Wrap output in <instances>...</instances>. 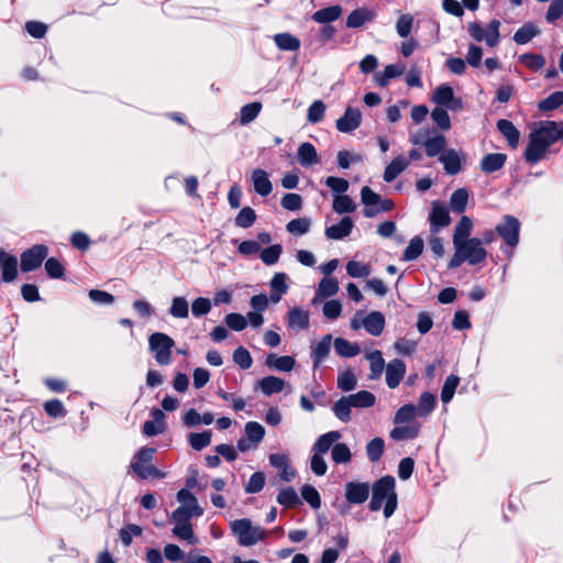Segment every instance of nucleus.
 <instances>
[{"label":"nucleus","mask_w":563,"mask_h":563,"mask_svg":"<svg viewBox=\"0 0 563 563\" xmlns=\"http://www.w3.org/2000/svg\"><path fill=\"white\" fill-rule=\"evenodd\" d=\"M563 106V91H555L545 99L541 100L538 104L541 111H551Z\"/></svg>","instance_id":"obj_56"},{"label":"nucleus","mask_w":563,"mask_h":563,"mask_svg":"<svg viewBox=\"0 0 563 563\" xmlns=\"http://www.w3.org/2000/svg\"><path fill=\"white\" fill-rule=\"evenodd\" d=\"M369 496L367 483L349 482L345 485V498L351 504H363Z\"/></svg>","instance_id":"obj_14"},{"label":"nucleus","mask_w":563,"mask_h":563,"mask_svg":"<svg viewBox=\"0 0 563 563\" xmlns=\"http://www.w3.org/2000/svg\"><path fill=\"white\" fill-rule=\"evenodd\" d=\"M362 120V114L358 109L347 107L344 114L338 119L336 129L342 133H350L356 130Z\"/></svg>","instance_id":"obj_13"},{"label":"nucleus","mask_w":563,"mask_h":563,"mask_svg":"<svg viewBox=\"0 0 563 563\" xmlns=\"http://www.w3.org/2000/svg\"><path fill=\"white\" fill-rule=\"evenodd\" d=\"M361 200L362 203L365 206L363 210L364 217L373 218L379 213V210H377V206L380 202V196L374 192L369 187L364 186L361 189Z\"/></svg>","instance_id":"obj_19"},{"label":"nucleus","mask_w":563,"mask_h":563,"mask_svg":"<svg viewBox=\"0 0 563 563\" xmlns=\"http://www.w3.org/2000/svg\"><path fill=\"white\" fill-rule=\"evenodd\" d=\"M372 269L368 264L361 263L357 261H350L346 264V273L349 276L353 278H362L367 277L371 274Z\"/></svg>","instance_id":"obj_55"},{"label":"nucleus","mask_w":563,"mask_h":563,"mask_svg":"<svg viewBox=\"0 0 563 563\" xmlns=\"http://www.w3.org/2000/svg\"><path fill=\"white\" fill-rule=\"evenodd\" d=\"M297 157L300 165L305 167L319 163L317 150L309 142H305L298 147Z\"/></svg>","instance_id":"obj_30"},{"label":"nucleus","mask_w":563,"mask_h":563,"mask_svg":"<svg viewBox=\"0 0 563 563\" xmlns=\"http://www.w3.org/2000/svg\"><path fill=\"white\" fill-rule=\"evenodd\" d=\"M435 402V396L429 391H424L419 398L418 407H416L417 413L427 417L433 410Z\"/></svg>","instance_id":"obj_48"},{"label":"nucleus","mask_w":563,"mask_h":563,"mask_svg":"<svg viewBox=\"0 0 563 563\" xmlns=\"http://www.w3.org/2000/svg\"><path fill=\"white\" fill-rule=\"evenodd\" d=\"M450 222L451 218L446 207L437 201L433 202L430 213L431 231L435 233L440 228L448 227Z\"/></svg>","instance_id":"obj_18"},{"label":"nucleus","mask_w":563,"mask_h":563,"mask_svg":"<svg viewBox=\"0 0 563 563\" xmlns=\"http://www.w3.org/2000/svg\"><path fill=\"white\" fill-rule=\"evenodd\" d=\"M333 210L339 213H351L356 209V205L350 196L336 195L332 203Z\"/></svg>","instance_id":"obj_44"},{"label":"nucleus","mask_w":563,"mask_h":563,"mask_svg":"<svg viewBox=\"0 0 563 563\" xmlns=\"http://www.w3.org/2000/svg\"><path fill=\"white\" fill-rule=\"evenodd\" d=\"M376 13L374 10L362 7L353 10L346 18V26L350 29H358L365 23L374 21Z\"/></svg>","instance_id":"obj_20"},{"label":"nucleus","mask_w":563,"mask_h":563,"mask_svg":"<svg viewBox=\"0 0 563 563\" xmlns=\"http://www.w3.org/2000/svg\"><path fill=\"white\" fill-rule=\"evenodd\" d=\"M539 34V27L536 24L529 22L523 24L516 31L514 35V41L519 45H523L530 42L533 37H536Z\"/></svg>","instance_id":"obj_36"},{"label":"nucleus","mask_w":563,"mask_h":563,"mask_svg":"<svg viewBox=\"0 0 563 563\" xmlns=\"http://www.w3.org/2000/svg\"><path fill=\"white\" fill-rule=\"evenodd\" d=\"M339 282L333 277H323L318 285L317 292L311 300L313 306L318 305L324 298L332 297L339 291Z\"/></svg>","instance_id":"obj_17"},{"label":"nucleus","mask_w":563,"mask_h":563,"mask_svg":"<svg viewBox=\"0 0 563 563\" xmlns=\"http://www.w3.org/2000/svg\"><path fill=\"white\" fill-rule=\"evenodd\" d=\"M386 500L384 507V516L389 518L397 508V494L395 492V478L393 476H384L376 481L373 485V496L369 503V509L377 511L382 508L383 501Z\"/></svg>","instance_id":"obj_2"},{"label":"nucleus","mask_w":563,"mask_h":563,"mask_svg":"<svg viewBox=\"0 0 563 563\" xmlns=\"http://www.w3.org/2000/svg\"><path fill=\"white\" fill-rule=\"evenodd\" d=\"M212 302L209 298L198 297L191 303V313L195 318H200L211 311Z\"/></svg>","instance_id":"obj_59"},{"label":"nucleus","mask_w":563,"mask_h":563,"mask_svg":"<svg viewBox=\"0 0 563 563\" xmlns=\"http://www.w3.org/2000/svg\"><path fill=\"white\" fill-rule=\"evenodd\" d=\"M446 139L442 134H438L434 136H431L429 140H427L424 150L426 154L429 157L440 156L446 148Z\"/></svg>","instance_id":"obj_39"},{"label":"nucleus","mask_w":563,"mask_h":563,"mask_svg":"<svg viewBox=\"0 0 563 563\" xmlns=\"http://www.w3.org/2000/svg\"><path fill=\"white\" fill-rule=\"evenodd\" d=\"M334 350L340 356L343 357H353L357 355L361 351L360 346L356 343H351L342 338H338L334 340Z\"/></svg>","instance_id":"obj_43"},{"label":"nucleus","mask_w":563,"mask_h":563,"mask_svg":"<svg viewBox=\"0 0 563 563\" xmlns=\"http://www.w3.org/2000/svg\"><path fill=\"white\" fill-rule=\"evenodd\" d=\"M277 501L283 506L290 508L299 504V497L294 488L288 487L279 492Z\"/></svg>","instance_id":"obj_62"},{"label":"nucleus","mask_w":563,"mask_h":563,"mask_svg":"<svg viewBox=\"0 0 563 563\" xmlns=\"http://www.w3.org/2000/svg\"><path fill=\"white\" fill-rule=\"evenodd\" d=\"M365 358L369 362L371 373L368 375L369 379H378L385 368V361L383 354L379 350L371 351L365 353Z\"/></svg>","instance_id":"obj_27"},{"label":"nucleus","mask_w":563,"mask_h":563,"mask_svg":"<svg viewBox=\"0 0 563 563\" xmlns=\"http://www.w3.org/2000/svg\"><path fill=\"white\" fill-rule=\"evenodd\" d=\"M275 44L282 51H297L300 47V41L289 33H278L274 36Z\"/></svg>","instance_id":"obj_42"},{"label":"nucleus","mask_w":563,"mask_h":563,"mask_svg":"<svg viewBox=\"0 0 563 563\" xmlns=\"http://www.w3.org/2000/svg\"><path fill=\"white\" fill-rule=\"evenodd\" d=\"M459 384H460V377L456 375H450L445 379V382L442 386V390H441V400L444 404H448L449 401H451Z\"/></svg>","instance_id":"obj_52"},{"label":"nucleus","mask_w":563,"mask_h":563,"mask_svg":"<svg viewBox=\"0 0 563 563\" xmlns=\"http://www.w3.org/2000/svg\"><path fill=\"white\" fill-rule=\"evenodd\" d=\"M500 22L492 20L486 27L478 22H470L467 31L471 37L476 42H485L487 46L495 47L500 41L499 34Z\"/></svg>","instance_id":"obj_7"},{"label":"nucleus","mask_w":563,"mask_h":563,"mask_svg":"<svg viewBox=\"0 0 563 563\" xmlns=\"http://www.w3.org/2000/svg\"><path fill=\"white\" fill-rule=\"evenodd\" d=\"M324 112V103L321 100L313 101L308 109L307 120L313 124L319 123L322 121Z\"/></svg>","instance_id":"obj_63"},{"label":"nucleus","mask_w":563,"mask_h":563,"mask_svg":"<svg viewBox=\"0 0 563 563\" xmlns=\"http://www.w3.org/2000/svg\"><path fill=\"white\" fill-rule=\"evenodd\" d=\"M173 534L180 540L188 541L190 544L198 543L190 522L176 523L173 528Z\"/></svg>","instance_id":"obj_45"},{"label":"nucleus","mask_w":563,"mask_h":563,"mask_svg":"<svg viewBox=\"0 0 563 563\" xmlns=\"http://www.w3.org/2000/svg\"><path fill=\"white\" fill-rule=\"evenodd\" d=\"M472 229H473L472 220L468 217L463 216L461 218L460 222L454 228L453 245H457L459 243L468 240Z\"/></svg>","instance_id":"obj_35"},{"label":"nucleus","mask_w":563,"mask_h":563,"mask_svg":"<svg viewBox=\"0 0 563 563\" xmlns=\"http://www.w3.org/2000/svg\"><path fill=\"white\" fill-rule=\"evenodd\" d=\"M357 379L352 371H345L338 376V388L351 391L356 387Z\"/></svg>","instance_id":"obj_64"},{"label":"nucleus","mask_w":563,"mask_h":563,"mask_svg":"<svg viewBox=\"0 0 563 563\" xmlns=\"http://www.w3.org/2000/svg\"><path fill=\"white\" fill-rule=\"evenodd\" d=\"M211 437H212V433H211V431L208 430V431H203L200 433H190L188 440H189L190 446L194 450L200 451L210 444Z\"/></svg>","instance_id":"obj_58"},{"label":"nucleus","mask_w":563,"mask_h":563,"mask_svg":"<svg viewBox=\"0 0 563 563\" xmlns=\"http://www.w3.org/2000/svg\"><path fill=\"white\" fill-rule=\"evenodd\" d=\"M203 514V509L199 505L192 504V506H179L174 510L172 519L176 523L189 522L192 517H200Z\"/></svg>","instance_id":"obj_29"},{"label":"nucleus","mask_w":563,"mask_h":563,"mask_svg":"<svg viewBox=\"0 0 563 563\" xmlns=\"http://www.w3.org/2000/svg\"><path fill=\"white\" fill-rule=\"evenodd\" d=\"M352 405L346 396L336 400L332 407L334 416L342 422L346 423L351 420Z\"/></svg>","instance_id":"obj_40"},{"label":"nucleus","mask_w":563,"mask_h":563,"mask_svg":"<svg viewBox=\"0 0 563 563\" xmlns=\"http://www.w3.org/2000/svg\"><path fill=\"white\" fill-rule=\"evenodd\" d=\"M175 341L163 332H155L148 338L150 351L159 365H168L172 361V350Z\"/></svg>","instance_id":"obj_6"},{"label":"nucleus","mask_w":563,"mask_h":563,"mask_svg":"<svg viewBox=\"0 0 563 563\" xmlns=\"http://www.w3.org/2000/svg\"><path fill=\"white\" fill-rule=\"evenodd\" d=\"M468 200V192L464 188L455 190L450 199V207L454 212L461 213L465 210Z\"/></svg>","instance_id":"obj_47"},{"label":"nucleus","mask_w":563,"mask_h":563,"mask_svg":"<svg viewBox=\"0 0 563 563\" xmlns=\"http://www.w3.org/2000/svg\"><path fill=\"white\" fill-rule=\"evenodd\" d=\"M256 220V213L251 207H244L238 213L235 218V225L247 229L254 224Z\"/></svg>","instance_id":"obj_57"},{"label":"nucleus","mask_w":563,"mask_h":563,"mask_svg":"<svg viewBox=\"0 0 563 563\" xmlns=\"http://www.w3.org/2000/svg\"><path fill=\"white\" fill-rule=\"evenodd\" d=\"M507 161L506 154L490 153L485 155L481 161V169L486 174H492L501 169Z\"/></svg>","instance_id":"obj_26"},{"label":"nucleus","mask_w":563,"mask_h":563,"mask_svg":"<svg viewBox=\"0 0 563 563\" xmlns=\"http://www.w3.org/2000/svg\"><path fill=\"white\" fill-rule=\"evenodd\" d=\"M311 221L308 218H298L289 221L286 225L287 231L292 235H303L309 232Z\"/></svg>","instance_id":"obj_50"},{"label":"nucleus","mask_w":563,"mask_h":563,"mask_svg":"<svg viewBox=\"0 0 563 563\" xmlns=\"http://www.w3.org/2000/svg\"><path fill=\"white\" fill-rule=\"evenodd\" d=\"M497 130L500 134L506 139L508 145L511 148H516L519 144L520 132L514 125V123L506 119H500L497 121Z\"/></svg>","instance_id":"obj_24"},{"label":"nucleus","mask_w":563,"mask_h":563,"mask_svg":"<svg viewBox=\"0 0 563 563\" xmlns=\"http://www.w3.org/2000/svg\"><path fill=\"white\" fill-rule=\"evenodd\" d=\"M406 374V365L399 360L395 358L386 365V384L389 388H396L400 384Z\"/></svg>","instance_id":"obj_16"},{"label":"nucleus","mask_w":563,"mask_h":563,"mask_svg":"<svg viewBox=\"0 0 563 563\" xmlns=\"http://www.w3.org/2000/svg\"><path fill=\"white\" fill-rule=\"evenodd\" d=\"M431 100L437 103L438 107H443L452 111L463 109L462 99L454 96V90L449 85H440L437 87L432 93Z\"/></svg>","instance_id":"obj_9"},{"label":"nucleus","mask_w":563,"mask_h":563,"mask_svg":"<svg viewBox=\"0 0 563 563\" xmlns=\"http://www.w3.org/2000/svg\"><path fill=\"white\" fill-rule=\"evenodd\" d=\"M351 456V451L345 443H336L332 446L331 457L336 464L350 462Z\"/></svg>","instance_id":"obj_60"},{"label":"nucleus","mask_w":563,"mask_h":563,"mask_svg":"<svg viewBox=\"0 0 563 563\" xmlns=\"http://www.w3.org/2000/svg\"><path fill=\"white\" fill-rule=\"evenodd\" d=\"M343 9L341 5H331L320 9L312 14V20L320 24L331 23L336 21L342 15Z\"/></svg>","instance_id":"obj_32"},{"label":"nucleus","mask_w":563,"mask_h":563,"mask_svg":"<svg viewBox=\"0 0 563 563\" xmlns=\"http://www.w3.org/2000/svg\"><path fill=\"white\" fill-rule=\"evenodd\" d=\"M353 408H369L375 405L376 397L367 390H361L346 396Z\"/></svg>","instance_id":"obj_37"},{"label":"nucleus","mask_w":563,"mask_h":563,"mask_svg":"<svg viewBox=\"0 0 563 563\" xmlns=\"http://www.w3.org/2000/svg\"><path fill=\"white\" fill-rule=\"evenodd\" d=\"M456 246L462 252L465 262L471 265L484 262L487 256L486 250L482 246V241L476 238L461 242Z\"/></svg>","instance_id":"obj_10"},{"label":"nucleus","mask_w":563,"mask_h":563,"mask_svg":"<svg viewBox=\"0 0 563 563\" xmlns=\"http://www.w3.org/2000/svg\"><path fill=\"white\" fill-rule=\"evenodd\" d=\"M283 247L280 244L271 245L261 251L260 257L265 265H274L278 262Z\"/></svg>","instance_id":"obj_53"},{"label":"nucleus","mask_w":563,"mask_h":563,"mask_svg":"<svg viewBox=\"0 0 563 563\" xmlns=\"http://www.w3.org/2000/svg\"><path fill=\"white\" fill-rule=\"evenodd\" d=\"M431 119L437 126L442 131H448L451 128V119L448 110L443 107H435L431 112Z\"/></svg>","instance_id":"obj_49"},{"label":"nucleus","mask_w":563,"mask_h":563,"mask_svg":"<svg viewBox=\"0 0 563 563\" xmlns=\"http://www.w3.org/2000/svg\"><path fill=\"white\" fill-rule=\"evenodd\" d=\"M385 323V317L382 312L372 311L369 313H365L360 310L352 318L350 327L352 330L364 328L368 334L378 336L384 331Z\"/></svg>","instance_id":"obj_5"},{"label":"nucleus","mask_w":563,"mask_h":563,"mask_svg":"<svg viewBox=\"0 0 563 563\" xmlns=\"http://www.w3.org/2000/svg\"><path fill=\"white\" fill-rule=\"evenodd\" d=\"M301 496L313 509L321 507L320 495L313 486L308 484L303 485L301 487Z\"/></svg>","instance_id":"obj_61"},{"label":"nucleus","mask_w":563,"mask_h":563,"mask_svg":"<svg viewBox=\"0 0 563 563\" xmlns=\"http://www.w3.org/2000/svg\"><path fill=\"white\" fill-rule=\"evenodd\" d=\"M169 313L177 319H186L189 316V305L184 297H175L172 300Z\"/></svg>","instance_id":"obj_46"},{"label":"nucleus","mask_w":563,"mask_h":563,"mask_svg":"<svg viewBox=\"0 0 563 563\" xmlns=\"http://www.w3.org/2000/svg\"><path fill=\"white\" fill-rule=\"evenodd\" d=\"M48 254V249L43 244H36L21 254V269L32 272L38 268Z\"/></svg>","instance_id":"obj_11"},{"label":"nucleus","mask_w":563,"mask_h":563,"mask_svg":"<svg viewBox=\"0 0 563 563\" xmlns=\"http://www.w3.org/2000/svg\"><path fill=\"white\" fill-rule=\"evenodd\" d=\"M155 449L144 446L140 449L131 463L133 472L142 479L150 477L164 478L166 474L151 464Z\"/></svg>","instance_id":"obj_3"},{"label":"nucleus","mask_w":563,"mask_h":563,"mask_svg":"<svg viewBox=\"0 0 563 563\" xmlns=\"http://www.w3.org/2000/svg\"><path fill=\"white\" fill-rule=\"evenodd\" d=\"M230 527L239 543L243 547L254 545L265 537V531L258 526H253L249 519L233 520Z\"/></svg>","instance_id":"obj_4"},{"label":"nucleus","mask_w":563,"mask_h":563,"mask_svg":"<svg viewBox=\"0 0 563 563\" xmlns=\"http://www.w3.org/2000/svg\"><path fill=\"white\" fill-rule=\"evenodd\" d=\"M310 313L302 308L292 307L287 312L288 327L295 330H306L309 328Z\"/></svg>","instance_id":"obj_21"},{"label":"nucleus","mask_w":563,"mask_h":563,"mask_svg":"<svg viewBox=\"0 0 563 563\" xmlns=\"http://www.w3.org/2000/svg\"><path fill=\"white\" fill-rule=\"evenodd\" d=\"M406 70L404 64L387 65L383 71L375 74L374 79L379 87H386L390 79L400 77Z\"/></svg>","instance_id":"obj_23"},{"label":"nucleus","mask_w":563,"mask_h":563,"mask_svg":"<svg viewBox=\"0 0 563 563\" xmlns=\"http://www.w3.org/2000/svg\"><path fill=\"white\" fill-rule=\"evenodd\" d=\"M246 439L253 443V446H258L265 435L264 427L255 421H249L244 428Z\"/></svg>","instance_id":"obj_41"},{"label":"nucleus","mask_w":563,"mask_h":563,"mask_svg":"<svg viewBox=\"0 0 563 563\" xmlns=\"http://www.w3.org/2000/svg\"><path fill=\"white\" fill-rule=\"evenodd\" d=\"M563 142V123L555 121H541L529 134V143L525 151V158L529 164H537L543 159L549 147L556 141Z\"/></svg>","instance_id":"obj_1"},{"label":"nucleus","mask_w":563,"mask_h":563,"mask_svg":"<svg viewBox=\"0 0 563 563\" xmlns=\"http://www.w3.org/2000/svg\"><path fill=\"white\" fill-rule=\"evenodd\" d=\"M0 269L2 272V280L11 283L18 275V258L0 249Z\"/></svg>","instance_id":"obj_15"},{"label":"nucleus","mask_w":563,"mask_h":563,"mask_svg":"<svg viewBox=\"0 0 563 563\" xmlns=\"http://www.w3.org/2000/svg\"><path fill=\"white\" fill-rule=\"evenodd\" d=\"M409 166V159L404 156H397L385 168L384 180L391 183Z\"/></svg>","instance_id":"obj_31"},{"label":"nucleus","mask_w":563,"mask_h":563,"mask_svg":"<svg viewBox=\"0 0 563 563\" xmlns=\"http://www.w3.org/2000/svg\"><path fill=\"white\" fill-rule=\"evenodd\" d=\"M332 336L324 335L312 349L313 367L317 368L322 361L328 356L331 349Z\"/></svg>","instance_id":"obj_33"},{"label":"nucleus","mask_w":563,"mask_h":563,"mask_svg":"<svg viewBox=\"0 0 563 563\" xmlns=\"http://www.w3.org/2000/svg\"><path fill=\"white\" fill-rule=\"evenodd\" d=\"M423 240L420 236H415L410 240L409 245L406 247L404 252L405 261H413L418 258L423 251Z\"/></svg>","instance_id":"obj_51"},{"label":"nucleus","mask_w":563,"mask_h":563,"mask_svg":"<svg viewBox=\"0 0 563 563\" xmlns=\"http://www.w3.org/2000/svg\"><path fill=\"white\" fill-rule=\"evenodd\" d=\"M266 365L280 372H290L295 366V360L288 355L276 356L275 354H269L266 358Z\"/></svg>","instance_id":"obj_38"},{"label":"nucleus","mask_w":563,"mask_h":563,"mask_svg":"<svg viewBox=\"0 0 563 563\" xmlns=\"http://www.w3.org/2000/svg\"><path fill=\"white\" fill-rule=\"evenodd\" d=\"M262 393L266 396L280 393L285 387V380L276 376H266L257 383Z\"/></svg>","instance_id":"obj_34"},{"label":"nucleus","mask_w":563,"mask_h":563,"mask_svg":"<svg viewBox=\"0 0 563 563\" xmlns=\"http://www.w3.org/2000/svg\"><path fill=\"white\" fill-rule=\"evenodd\" d=\"M252 181L254 190L261 196H268L273 190L268 174L263 169L257 168L253 170Z\"/></svg>","instance_id":"obj_25"},{"label":"nucleus","mask_w":563,"mask_h":563,"mask_svg":"<svg viewBox=\"0 0 563 563\" xmlns=\"http://www.w3.org/2000/svg\"><path fill=\"white\" fill-rule=\"evenodd\" d=\"M465 154L454 148L445 150L440 156L439 162L448 175H456L463 169Z\"/></svg>","instance_id":"obj_12"},{"label":"nucleus","mask_w":563,"mask_h":563,"mask_svg":"<svg viewBox=\"0 0 563 563\" xmlns=\"http://www.w3.org/2000/svg\"><path fill=\"white\" fill-rule=\"evenodd\" d=\"M496 232L509 247L514 249L519 243L520 222L514 216H504L496 227Z\"/></svg>","instance_id":"obj_8"},{"label":"nucleus","mask_w":563,"mask_h":563,"mask_svg":"<svg viewBox=\"0 0 563 563\" xmlns=\"http://www.w3.org/2000/svg\"><path fill=\"white\" fill-rule=\"evenodd\" d=\"M341 439V433L339 431H330L320 435L312 446V452L318 454H324L332 446L336 444V442Z\"/></svg>","instance_id":"obj_28"},{"label":"nucleus","mask_w":563,"mask_h":563,"mask_svg":"<svg viewBox=\"0 0 563 563\" xmlns=\"http://www.w3.org/2000/svg\"><path fill=\"white\" fill-rule=\"evenodd\" d=\"M353 227L352 218L344 217L338 224L328 227L324 234L330 240H342L351 234Z\"/></svg>","instance_id":"obj_22"},{"label":"nucleus","mask_w":563,"mask_h":563,"mask_svg":"<svg viewBox=\"0 0 563 563\" xmlns=\"http://www.w3.org/2000/svg\"><path fill=\"white\" fill-rule=\"evenodd\" d=\"M261 109L262 104L260 102H252L243 106L241 109L240 123L245 125L252 122L258 115Z\"/></svg>","instance_id":"obj_54"}]
</instances>
